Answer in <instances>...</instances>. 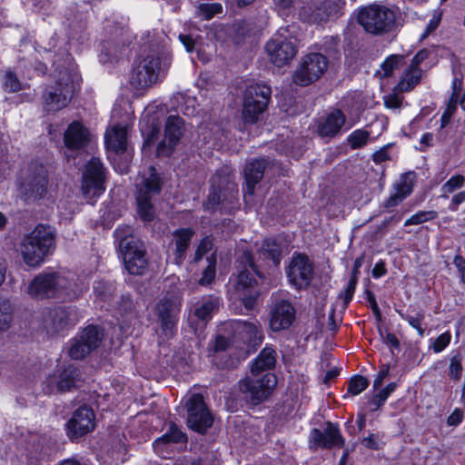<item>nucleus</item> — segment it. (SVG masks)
<instances>
[{"mask_svg": "<svg viewBox=\"0 0 465 465\" xmlns=\"http://www.w3.org/2000/svg\"><path fill=\"white\" fill-rule=\"evenodd\" d=\"M390 366L388 364H383L381 367L376 378L373 381V388L378 389L381 386L384 379L389 375Z\"/></svg>", "mask_w": 465, "mask_h": 465, "instance_id": "obj_60", "label": "nucleus"}, {"mask_svg": "<svg viewBox=\"0 0 465 465\" xmlns=\"http://www.w3.org/2000/svg\"><path fill=\"white\" fill-rule=\"evenodd\" d=\"M103 332L95 326L86 327L77 337L71 341L68 351L74 360H82L96 349L103 339Z\"/></svg>", "mask_w": 465, "mask_h": 465, "instance_id": "obj_18", "label": "nucleus"}, {"mask_svg": "<svg viewBox=\"0 0 465 465\" xmlns=\"http://www.w3.org/2000/svg\"><path fill=\"white\" fill-rule=\"evenodd\" d=\"M28 294L35 299L62 298L74 300L82 293L73 275L63 272H43L30 282Z\"/></svg>", "mask_w": 465, "mask_h": 465, "instance_id": "obj_1", "label": "nucleus"}, {"mask_svg": "<svg viewBox=\"0 0 465 465\" xmlns=\"http://www.w3.org/2000/svg\"><path fill=\"white\" fill-rule=\"evenodd\" d=\"M180 309L181 299L178 295L165 296L156 304L155 312L161 322L163 334L168 338L174 334Z\"/></svg>", "mask_w": 465, "mask_h": 465, "instance_id": "obj_17", "label": "nucleus"}, {"mask_svg": "<svg viewBox=\"0 0 465 465\" xmlns=\"http://www.w3.org/2000/svg\"><path fill=\"white\" fill-rule=\"evenodd\" d=\"M344 5L343 0H310L307 13L314 22H323L339 16Z\"/></svg>", "mask_w": 465, "mask_h": 465, "instance_id": "obj_23", "label": "nucleus"}, {"mask_svg": "<svg viewBox=\"0 0 465 465\" xmlns=\"http://www.w3.org/2000/svg\"><path fill=\"white\" fill-rule=\"evenodd\" d=\"M276 359V351L271 346L264 347L252 361L251 373L262 375V372L272 370L275 367Z\"/></svg>", "mask_w": 465, "mask_h": 465, "instance_id": "obj_32", "label": "nucleus"}, {"mask_svg": "<svg viewBox=\"0 0 465 465\" xmlns=\"http://www.w3.org/2000/svg\"><path fill=\"white\" fill-rule=\"evenodd\" d=\"M290 284L296 290L306 289L314 276L313 263L303 253H294L286 269Z\"/></svg>", "mask_w": 465, "mask_h": 465, "instance_id": "obj_15", "label": "nucleus"}, {"mask_svg": "<svg viewBox=\"0 0 465 465\" xmlns=\"http://www.w3.org/2000/svg\"><path fill=\"white\" fill-rule=\"evenodd\" d=\"M277 384L276 376L271 372L245 377L239 381V390L246 401L258 405L268 399Z\"/></svg>", "mask_w": 465, "mask_h": 465, "instance_id": "obj_6", "label": "nucleus"}, {"mask_svg": "<svg viewBox=\"0 0 465 465\" xmlns=\"http://www.w3.org/2000/svg\"><path fill=\"white\" fill-rule=\"evenodd\" d=\"M396 387L397 384L395 382H391L375 394L369 402L372 406L371 411H377L382 406L391 393L395 391Z\"/></svg>", "mask_w": 465, "mask_h": 465, "instance_id": "obj_42", "label": "nucleus"}, {"mask_svg": "<svg viewBox=\"0 0 465 465\" xmlns=\"http://www.w3.org/2000/svg\"><path fill=\"white\" fill-rule=\"evenodd\" d=\"M271 88L265 84H252L244 93L242 118L245 123L253 124L266 109L271 99Z\"/></svg>", "mask_w": 465, "mask_h": 465, "instance_id": "obj_8", "label": "nucleus"}, {"mask_svg": "<svg viewBox=\"0 0 465 465\" xmlns=\"http://www.w3.org/2000/svg\"><path fill=\"white\" fill-rule=\"evenodd\" d=\"M219 306V298L215 296H209L203 298L202 302L195 308L194 314L202 321H206L211 318L212 313Z\"/></svg>", "mask_w": 465, "mask_h": 465, "instance_id": "obj_36", "label": "nucleus"}, {"mask_svg": "<svg viewBox=\"0 0 465 465\" xmlns=\"http://www.w3.org/2000/svg\"><path fill=\"white\" fill-rule=\"evenodd\" d=\"M453 263L458 270L460 281L465 284V259L460 255H456Z\"/></svg>", "mask_w": 465, "mask_h": 465, "instance_id": "obj_62", "label": "nucleus"}, {"mask_svg": "<svg viewBox=\"0 0 465 465\" xmlns=\"http://www.w3.org/2000/svg\"><path fill=\"white\" fill-rule=\"evenodd\" d=\"M76 313L71 306L48 309L43 315L42 329L48 336H54L75 324Z\"/></svg>", "mask_w": 465, "mask_h": 465, "instance_id": "obj_16", "label": "nucleus"}, {"mask_svg": "<svg viewBox=\"0 0 465 465\" xmlns=\"http://www.w3.org/2000/svg\"><path fill=\"white\" fill-rule=\"evenodd\" d=\"M328 58L320 53L304 55L293 74V82L300 86H307L322 77L328 68Z\"/></svg>", "mask_w": 465, "mask_h": 465, "instance_id": "obj_10", "label": "nucleus"}, {"mask_svg": "<svg viewBox=\"0 0 465 465\" xmlns=\"http://www.w3.org/2000/svg\"><path fill=\"white\" fill-rule=\"evenodd\" d=\"M295 319V309L292 304L282 300L274 304L271 311L270 328L273 331L288 329Z\"/></svg>", "mask_w": 465, "mask_h": 465, "instance_id": "obj_25", "label": "nucleus"}, {"mask_svg": "<svg viewBox=\"0 0 465 465\" xmlns=\"http://www.w3.org/2000/svg\"><path fill=\"white\" fill-rule=\"evenodd\" d=\"M267 164L268 161L264 158L253 159L245 164L243 168L245 179L243 193L245 201H248V197H252L254 194L255 185L262 181Z\"/></svg>", "mask_w": 465, "mask_h": 465, "instance_id": "obj_27", "label": "nucleus"}, {"mask_svg": "<svg viewBox=\"0 0 465 465\" xmlns=\"http://www.w3.org/2000/svg\"><path fill=\"white\" fill-rule=\"evenodd\" d=\"M465 203V191L459 192L451 197L449 209L452 212L457 211L459 205Z\"/></svg>", "mask_w": 465, "mask_h": 465, "instance_id": "obj_63", "label": "nucleus"}, {"mask_svg": "<svg viewBox=\"0 0 465 465\" xmlns=\"http://www.w3.org/2000/svg\"><path fill=\"white\" fill-rule=\"evenodd\" d=\"M90 140V131L78 121L71 123L64 133V145L72 152L85 148Z\"/></svg>", "mask_w": 465, "mask_h": 465, "instance_id": "obj_26", "label": "nucleus"}, {"mask_svg": "<svg viewBox=\"0 0 465 465\" xmlns=\"http://www.w3.org/2000/svg\"><path fill=\"white\" fill-rule=\"evenodd\" d=\"M74 91L75 84L72 77L66 72L61 73L55 85L46 89L43 94L47 110L58 111L65 107Z\"/></svg>", "mask_w": 465, "mask_h": 465, "instance_id": "obj_12", "label": "nucleus"}, {"mask_svg": "<svg viewBox=\"0 0 465 465\" xmlns=\"http://www.w3.org/2000/svg\"><path fill=\"white\" fill-rule=\"evenodd\" d=\"M237 262L240 263V266H242V269L240 271L237 277L236 289L240 291L252 288L257 284V280L254 277V274L261 279L262 276L253 262L251 252L247 250L242 251V254L237 259Z\"/></svg>", "mask_w": 465, "mask_h": 465, "instance_id": "obj_24", "label": "nucleus"}, {"mask_svg": "<svg viewBox=\"0 0 465 465\" xmlns=\"http://www.w3.org/2000/svg\"><path fill=\"white\" fill-rule=\"evenodd\" d=\"M136 187L137 213L142 220L151 222L155 217L152 199L159 194L162 189V181L155 168L150 167L149 176L143 177L141 182L136 183Z\"/></svg>", "mask_w": 465, "mask_h": 465, "instance_id": "obj_5", "label": "nucleus"}, {"mask_svg": "<svg viewBox=\"0 0 465 465\" xmlns=\"http://www.w3.org/2000/svg\"><path fill=\"white\" fill-rule=\"evenodd\" d=\"M415 183V173L409 172L403 173L394 184L395 193L384 203L385 208H392L399 205L413 190Z\"/></svg>", "mask_w": 465, "mask_h": 465, "instance_id": "obj_29", "label": "nucleus"}, {"mask_svg": "<svg viewBox=\"0 0 465 465\" xmlns=\"http://www.w3.org/2000/svg\"><path fill=\"white\" fill-rule=\"evenodd\" d=\"M457 104H458V102L456 101V98H450L447 107L441 115V119H440V122H441L440 127L441 128L446 127L449 124V123L450 122L451 116L453 115V114L455 113V111L457 109Z\"/></svg>", "mask_w": 465, "mask_h": 465, "instance_id": "obj_51", "label": "nucleus"}, {"mask_svg": "<svg viewBox=\"0 0 465 465\" xmlns=\"http://www.w3.org/2000/svg\"><path fill=\"white\" fill-rule=\"evenodd\" d=\"M231 346L230 339L223 336L217 335L213 344V350L216 352L224 351Z\"/></svg>", "mask_w": 465, "mask_h": 465, "instance_id": "obj_59", "label": "nucleus"}, {"mask_svg": "<svg viewBox=\"0 0 465 465\" xmlns=\"http://www.w3.org/2000/svg\"><path fill=\"white\" fill-rule=\"evenodd\" d=\"M187 436L184 432H183L174 423H171L168 430L161 437L158 438L154 445L157 447L160 444L167 443V442H186Z\"/></svg>", "mask_w": 465, "mask_h": 465, "instance_id": "obj_39", "label": "nucleus"}, {"mask_svg": "<svg viewBox=\"0 0 465 465\" xmlns=\"http://www.w3.org/2000/svg\"><path fill=\"white\" fill-rule=\"evenodd\" d=\"M208 264L202 273V277L198 280V283L202 286H207L212 283L216 274V260L212 255L207 258Z\"/></svg>", "mask_w": 465, "mask_h": 465, "instance_id": "obj_43", "label": "nucleus"}, {"mask_svg": "<svg viewBox=\"0 0 465 465\" xmlns=\"http://www.w3.org/2000/svg\"><path fill=\"white\" fill-rule=\"evenodd\" d=\"M67 433L71 440L83 437L94 429V413L87 406L78 408L67 421Z\"/></svg>", "mask_w": 465, "mask_h": 465, "instance_id": "obj_20", "label": "nucleus"}, {"mask_svg": "<svg viewBox=\"0 0 465 465\" xmlns=\"http://www.w3.org/2000/svg\"><path fill=\"white\" fill-rule=\"evenodd\" d=\"M369 386L367 378L361 375H355L349 381L348 392L352 396L359 395Z\"/></svg>", "mask_w": 465, "mask_h": 465, "instance_id": "obj_47", "label": "nucleus"}, {"mask_svg": "<svg viewBox=\"0 0 465 465\" xmlns=\"http://www.w3.org/2000/svg\"><path fill=\"white\" fill-rule=\"evenodd\" d=\"M237 329L241 330L252 347L259 346L262 342L263 334L260 325L243 322L238 323Z\"/></svg>", "mask_w": 465, "mask_h": 465, "instance_id": "obj_35", "label": "nucleus"}, {"mask_svg": "<svg viewBox=\"0 0 465 465\" xmlns=\"http://www.w3.org/2000/svg\"><path fill=\"white\" fill-rule=\"evenodd\" d=\"M366 295H367V300L370 302L371 309L373 314L375 315V317L378 321H381V313L380 308L378 306V303L376 302L373 292H371V291L368 290L366 292Z\"/></svg>", "mask_w": 465, "mask_h": 465, "instance_id": "obj_61", "label": "nucleus"}, {"mask_svg": "<svg viewBox=\"0 0 465 465\" xmlns=\"http://www.w3.org/2000/svg\"><path fill=\"white\" fill-rule=\"evenodd\" d=\"M124 51L125 48L124 45L119 46L111 42L105 43L101 50L100 61L104 64L113 63L118 60Z\"/></svg>", "mask_w": 465, "mask_h": 465, "instance_id": "obj_38", "label": "nucleus"}, {"mask_svg": "<svg viewBox=\"0 0 465 465\" xmlns=\"http://www.w3.org/2000/svg\"><path fill=\"white\" fill-rule=\"evenodd\" d=\"M396 20L393 10L380 5H371L362 8L358 15V22L364 30L372 35L390 31Z\"/></svg>", "mask_w": 465, "mask_h": 465, "instance_id": "obj_7", "label": "nucleus"}, {"mask_svg": "<svg viewBox=\"0 0 465 465\" xmlns=\"http://www.w3.org/2000/svg\"><path fill=\"white\" fill-rule=\"evenodd\" d=\"M462 419H463V412L460 410L456 409L448 417L447 423L450 426H457V425H459L462 421Z\"/></svg>", "mask_w": 465, "mask_h": 465, "instance_id": "obj_64", "label": "nucleus"}, {"mask_svg": "<svg viewBox=\"0 0 465 465\" xmlns=\"http://www.w3.org/2000/svg\"><path fill=\"white\" fill-rule=\"evenodd\" d=\"M450 342V332H444L435 339L432 344V349L435 352H440L443 351Z\"/></svg>", "mask_w": 465, "mask_h": 465, "instance_id": "obj_56", "label": "nucleus"}, {"mask_svg": "<svg viewBox=\"0 0 465 465\" xmlns=\"http://www.w3.org/2000/svg\"><path fill=\"white\" fill-rule=\"evenodd\" d=\"M223 7L220 4H203L201 5L205 19H211L215 14L221 13Z\"/></svg>", "mask_w": 465, "mask_h": 465, "instance_id": "obj_57", "label": "nucleus"}, {"mask_svg": "<svg viewBox=\"0 0 465 465\" xmlns=\"http://www.w3.org/2000/svg\"><path fill=\"white\" fill-rule=\"evenodd\" d=\"M184 132V122L178 115L168 116L165 124L164 137L158 143V156H169L179 143Z\"/></svg>", "mask_w": 465, "mask_h": 465, "instance_id": "obj_19", "label": "nucleus"}, {"mask_svg": "<svg viewBox=\"0 0 465 465\" xmlns=\"http://www.w3.org/2000/svg\"><path fill=\"white\" fill-rule=\"evenodd\" d=\"M104 139L108 150L123 153L127 149V128L115 125L105 133Z\"/></svg>", "mask_w": 465, "mask_h": 465, "instance_id": "obj_31", "label": "nucleus"}, {"mask_svg": "<svg viewBox=\"0 0 465 465\" xmlns=\"http://www.w3.org/2000/svg\"><path fill=\"white\" fill-rule=\"evenodd\" d=\"M311 440L317 446L325 449L342 447L344 440L339 428L331 422H327L323 430L313 429L311 431Z\"/></svg>", "mask_w": 465, "mask_h": 465, "instance_id": "obj_28", "label": "nucleus"}, {"mask_svg": "<svg viewBox=\"0 0 465 465\" xmlns=\"http://www.w3.org/2000/svg\"><path fill=\"white\" fill-rule=\"evenodd\" d=\"M380 335L383 342L386 343L387 345L395 349L400 348V341L393 333L389 332L387 331H383L382 330H380Z\"/></svg>", "mask_w": 465, "mask_h": 465, "instance_id": "obj_58", "label": "nucleus"}, {"mask_svg": "<svg viewBox=\"0 0 465 465\" xmlns=\"http://www.w3.org/2000/svg\"><path fill=\"white\" fill-rule=\"evenodd\" d=\"M437 217L438 213L436 211H420L407 219L404 223V226L420 224L428 221H432Z\"/></svg>", "mask_w": 465, "mask_h": 465, "instance_id": "obj_44", "label": "nucleus"}, {"mask_svg": "<svg viewBox=\"0 0 465 465\" xmlns=\"http://www.w3.org/2000/svg\"><path fill=\"white\" fill-rule=\"evenodd\" d=\"M276 3L282 9H286L291 6H298L302 8L304 13H307L310 0H276Z\"/></svg>", "mask_w": 465, "mask_h": 465, "instance_id": "obj_52", "label": "nucleus"}, {"mask_svg": "<svg viewBox=\"0 0 465 465\" xmlns=\"http://www.w3.org/2000/svg\"><path fill=\"white\" fill-rule=\"evenodd\" d=\"M55 232L49 225L38 224L25 236L21 245V253L26 265H40L45 257L54 248Z\"/></svg>", "mask_w": 465, "mask_h": 465, "instance_id": "obj_2", "label": "nucleus"}, {"mask_svg": "<svg viewBox=\"0 0 465 465\" xmlns=\"http://www.w3.org/2000/svg\"><path fill=\"white\" fill-rule=\"evenodd\" d=\"M345 124V116L341 110L331 112L323 123L318 126V133L322 137L335 136Z\"/></svg>", "mask_w": 465, "mask_h": 465, "instance_id": "obj_33", "label": "nucleus"}, {"mask_svg": "<svg viewBox=\"0 0 465 465\" xmlns=\"http://www.w3.org/2000/svg\"><path fill=\"white\" fill-rule=\"evenodd\" d=\"M265 48L271 62L278 67L292 61L297 53L295 45L282 36L272 38Z\"/></svg>", "mask_w": 465, "mask_h": 465, "instance_id": "obj_21", "label": "nucleus"}, {"mask_svg": "<svg viewBox=\"0 0 465 465\" xmlns=\"http://www.w3.org/2000/svg\"><path fill=\"white\" fill-rule=\"evenodd\" d=\"M47 170L39 163H31L20 183V192L25 200L35 201L42 198L47 190Z\"/></svg>", "mask_w": 465, "mask_h": 465, "instance_id": "obj_9", "label": "nucleus"}, {"mask_svg": "<svg viewBox=\"0 0 465 465\" xmlns=\"http://www.w3.org/2000/svg\"><path fill=\"white\" fill-rule=\"evenodd\" d=\"M187 425L193 430L205 432L213 423V417L206 406L203 395L194 393L185 403Z\"/></svg>", "mask_w": 465, "mask_h": 465, "instance_id": "obj_14", "label": "nucleus"}, {"mask_svg": "<svg viewBox=\"0 0 465 465\" xmlns=\"http://www.w3.org/2000/svg\"><path fill=\"white\" fill-rule=\"evenodd\" d=\"M237 184L229 174L216 173L212 177V189L204 203L207 211L213 212L221 202L226 201L232 203L237 196Z\"/></svg>", "mask_w": 465, "mask_h": 465, "instance_id": "obj_13", "label": "nucleus"}, {"mask_svg": "<svg viewBox=\"0 0 465 465\" xmlns=\"http://www.w3.org/2000/svg\"><path fill=\"white\" fill-rule=\"evenodd\" d=\"M194 232L190 228H182L173 232L172 244H174L173 262L180 265L185 259V253L189 248Z\"/></svg>", "mask_w": 465, "mask_h": 465, "instance_id": "obj_30", "label": "nucleus"}, {"mask_svg": "<svg viewBox=\"0 0 465 465\" xmlns=\"http://www.w3.org/2000/svg\"><path fill=\"white\" fill-rule=\"evenodd\" d=\"M260 255L263 256L264 259L272 260L273 264L277 266L281 262V247L275 240L267 239L263 242Z\"/></svg>", "mask_w": 465, "mask_h": 465, "instance_id": "obj_37", "label": "nucleus"}, {"mask_svg": "<svg viewBox=\"0 0 465 465\" xmlns=\"http://www.w3.org/2000/svg\"><path fill=\"white\" fill-rule=\"evenodd\" d=\"M80 381V371L73 365L50 375L46 379L47 392H64L77 386Z\"/></svg>", "mask_w": 465, "mask_h": 465, "instance_id": "obj_22", "label": "nucleus"}, {"mask_svg": "<svg viewBox=\"0 0 465 465\" xmlns=\"http://www.w3.org/2000/svg\"><path fill=\"white\" fill-rule=\"evenodd\" d=\"M370 138V133L366 130L358 129L352 132L348 137V143L352 149L364 146Z\"/></svg>", "mask_w": 465, "mask_h": 465, "instance_id": "obj_45", "label": "nucleus"}, {"mask_svg": "<svg viewBox=\"0 0 465 465\" xmlns=\"http://www.w3.org/2000/svg\"><path fill=\"white\" fill-rule=\"evenodd\" d=\"M357 282H358L354 280H350L345 290L339 294V298L343 300L344 309L348 306L353 297Z\"/></svg>", "mask_w": 465, "mask_h": 465, "instance_id": "obj_53", "label": "nucleus"}, {"mask_svg": "<svg viewBox=\"0 0 465 465\" xmlns=\"http://www.w3.org/2000/svg\"><path fill=\"white\" fill-rule=\"evenodd\" d=\"M421 70L417 66H409L404 72L401 81L395 86V91L400 93L409 92L420 83Z\"/></svg>", "mask_w": 465, "mask_h": 465, "instance_id": "obj_34", "label": "nucleus"}, {"mask_svg": "<svg viewBox=\"0 0 465 465\" xmlns=\"http://www.w3.org/2000/svg\"><path fill=\"white\" fill-rule=\"evenodd\" d=\"M462 358L460 354L454 355L450 358L449 366V375L451 379L458 381L461 378L462 374Z\"/></svg>", "mask_w": 465, "mask_h": 465, "instance_id": "obj_50", "label": "nucleus"}, {"mask_svg": "<svg viewBox=\"0 0 465 465\" xmlns=\"http://www.w3.org/2000/svg\"><path fill=\"white\" fill-rule=\"evenodd\" d=\"M106 168L99 158L92 157L84 165L81 191L86 199H92L105 191Z\"/></svg>", "mask_w": 465, "mask_h": 465, "instance_id": "obj_11", "label": "nucleus"}, {"mask_svg": "<svg viewBox=\"0 0 465 465\" xmlns=\"http://www.w3.org/2000/svg\"><path fill=\"white\" fill-rule=\"evenodd\" d=\"M117 310L121 315L134 314L135 304L129 294L122 295L117 302Z\"/></svg>", "mask_w": 465, "mask_h": 465, "instance_id": "obj_49", "label": "nucleus"}, {"mask_svg": "<svg viewBox=\"0 0 465 465\" xmlns=\"http://www.w3.org/2000/svg\"><path fill=\"white\" fill-rule=\"evenodd\" d=\"M393 91L392 94L384 96V104L387 108L398 109L401 106L403 97L395 89Z\"/></svg>", "mask_w": 465, "mask_h": 465, "instance_id": "obj_54", "label": "nucleus"}, {"mask_svg": "<svg viewBox=\"0 0 465 465\" xmlns=\"http://www.w3.org/2000/svg\"><path fill=\"white\" fill-rule=\"evenodd\" d=\"M170 65L171 60L168 56L148 54L134 64L130 84L137 90L151 87L165 77Z\"/></svg>", "mask_w": 465, "mask_h": 465, "instance_id": "obj_3", "label": "nucleus"}, {"mask_svg": "<svg viewBox=\"0 0 465 465\" xmlns=\"http://www.w3.org/2000/svg\"><path fill=\"white\" fill-rule=\"evenodd\" d=\"M404 320H406L409 324L413 327L414 329H416L418 331V333L420 336H423L424 334V330L422 329L421 327V322L424 318V315L422 313H417L416 316H411V315H406V316H403Z\"/></svg>", "mask_w": 465, "mask_h": 465, "instance_id": "obj_55", "label": "nucleus"}, {"mask_svg": "<svg viewBox=\"0 0 465 465\" xmlns=\"http://www.w3.org/2000/svg\"><path fill=\"white\" fill-rule=\"evenodd\" d=\"M12 321L13 314L10 302L0 299V334L9 330Z\"/></svg>", "mask_w": 465, "mask_h": 465, "instance_id": "obj_40", "label": "nucleus"}, {"mask_svg": "<svg viewBox=\"0 0 465 465\" xmlns=\"http://www.w3.org/2000/svg\"><path fill=\"white\" fill-rule=\"evenodd\" d=\"M404 64V56L400 54L390 55L381 64L384 76L389 77L393 70L400 68Z\"/></svg>", "mask_w": 465, "mask_h": 465, "instance_id": "obj_46", "label": "nucleus"}, {"mask_svg": "<svg viewBox=\"0 0 465 465\" xmlns=\"http://www.w3.org/2000/svg\"><path fill=\"white\" fill-rule=\"evenodd\" d=\"M3 86L8 93H16L22 89V85L17 75L12 71H7L4 74Z\"/></svg>", "mask_w": 465, "mask_h": 465, "instance_id": "obj_48", "label": "nucleus"}, {"mask_svg": "<svg viewBox=\"0 0 465 465\" xmlns=\"http://www.w3.org/2000/svg\"><path fill=\"white\" fill-rule=\"evenodd\" d=\"M465 184V176L462 174H455L451 176L445 183L442 184L440 191L442 198H448L449 194L460 189Z\"/></svg>", "mask_w": 465, "mask_h": 465, "instance_id": "obj_41", "label": "nucleus"}, {"mask_svg": "<svg viewBox=\"0 0 465 465\" xmlns=\"http://www.w3.org/2000/svg\"><path fill=\"white\" fill-rule=\"evenodd\" d=\"M114 237L118 241L126 270L134 275L142 274L146 268L147 260L143 243L133 235L131 227L116 228Z\"/></svg>", "mask_w": 465, "mask_h": 465, "instance_id": "obj_4", "label": "nucleus"}]
</instances>
